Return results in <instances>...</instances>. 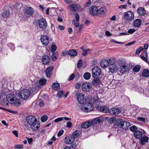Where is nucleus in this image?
Returning a JSON list of instances; mask_svg holds the SVG:
<instances>
[{
  "mask_svg": "<svg viewBox=\"0 0 149 149\" xmlns=\"http://www.w3.org/2000/svg\"><path fill=\"white\" fill-rule=\"evenodd\" d=\"M26 123H24V126L25 129H29L30 127L32 131H36L40 126L36 118L33 116H29L26 118Z\"/></svg>",
  "mask_w": 149,
  "mask_h": 149,
  "instance_id": "obj_1",
  "label": "nucleus"
},
{
  "mask_svg": "<svg viewBox=\"0 0 149 149\" xmlns=\"http://www.w3.org/2000/svg\"><path fill=\"white\" fill-rule=\"evenodd\" d=\"M7 100L9 103L14 104L16 106H19L20 103L19 100L15 96H14L12 93H9L6 96Z\"/></svg>",
  "mask_w": 149,
  "mask_h": 149,
  "instance_id": "obj_2",
  "label": "nucleus"
},
{
  "mask_svg": "<svg viewBox=\"0 0 149 149\" xmlns=\"http://www.w3.org/2000/svg\"><path fill=\"white\" fill-rule=\"evenodd\" d=\"M101 73V69L98 66L94 67L92 71V76L94 78L98 77L100 76Z\"/></svg>",
  "mask_w": 149,
  "mask_h": 149,
  "instance_id": "obj_3",
  "label": "nucleus"
},
{
  "mask_svg": "<svg viewBox=\"0 0 149 149\" xmlns=\"http://www.w3.org/2000/svg\"><path fill=\"white\" fill-rule=\"evenodd\" d=\"M118 121L120 123V127L123 130H126L128 129L130 125V123L127 121H123L121 119H118Z\"/></svg>",
  "mask_w": 149,
  "mask_h": 149,
  "instance_id": "obj_4",
  "label": "nucleus"
},
{
  "mask_svg": "<svg viewBox=\"0 0 149 149\" xmlns=\"http://www.w3.org/2000/svg\"><path fill=\"white\" fill-rule=\"evenodd\" d=\"M68 8L71 10L74 11H81L83 10L79 5L76 3L69 6Z\"/></svg>",
  "mask_w": 149,
  "mask_h": 149,
  "instance_id": "obj_5",
  "label": "nucleus"
},
{
  "mask_svg": "<svg viewBox=\"0 0 149 149\" xmlns=\"http://www.w3.org/2000/svg\"><path fill=\"white\" fill-rule=\"evenodd\" d=\"M30 94V91L28 89H24L20 91L19 95L22 99H26L29 97Z\"/></svg>",
  "mask_w": 149,
  "mask_h": 149,
  "instance_id": "obj_6",
  "label": "nucleus"
},
{
  "mask_svg": "<svg viewBox=\"0 0 149 149\" xmlns=\"http://www.w3.org/2000/svg\"><path fill=\"white\" fill-rule=\"evenodd\" d=\"M124 17L127 21H130L134 19V15L132 12L128 11L125 13Z\"/></svg>",
  "mask_w": 149,
  "mask_h": 149,
  "instance_id": "obj_7",
  "label": "nucleus"
},
{
  "mask_svg": "<svg viewBox=\"0 0 149 149\" xmlns=\"http://www.w3.org/2000/svg\"><path fill=\"white\" fill-rule=\"evenodd\" d=\"M38 23L39 27L42 29H45L47 26L46 20L44 18H41L38 21Z\"/></svg>",
  "mask_w": 149,
  "mask_h": 149,
  "instance_id": "obj_8",
  "label": "nucleus"
},
{
  "mask_svg": "<svg viewBox=\"0 0 149 149\" xmlns=\"http://www.w3.org/2000/svg\"><path fill=\"white\" fill-rule=\"evenodd\" d=\"M76 95L77 96V100L78 102L81 104L85 103L86 99L84 97V95L82 93H77Z\"/></svg>",
  "mask_w": 149,
  "mask_h": 149,
  "instance_id": "obj_9",
  "label": "nucleus"
},
{
  "mask_svg": "<svg viewBox=\"0 0 149 149\" xmlns=\"http://www.w3.org/2000/svg\"><path fill=\"white\" fill-rule=\"evenodd\" d=\"M121 111V109L118 108L113 107L109 109V113L111 114L116 116L119 114Z\"/></svg>",
  "mask_w": 149,
  "mask_h": 149,
  "instance_id": "obj_10",
  "label": "nucleus"
},
{
  "mask_svg": "<svg viewBox=\"0 0 149 149\" xmlns=\"http://www.w3.org/2000/svg\"><path fill=\"white\" fill-rule=\"evenodd\" d=\"M41 42L43 45L47 46L49 44V40L48 36L46 35H43L40 38Z\"/></svg>",
  "mask_w": 149,
  "mask_h": 149,
  "instance_id": "obj_11",
  "label": "nucleus"
},
{
  "mask_svg": "<svg viewBox=\"0 0 149 149\" xmlns=\"http://www.w3.org/2000/svg\"><path fill=\"white\" fill-rule=\"evenodd\" d=\"M109 72L114 73L116 72L118 69V66L116 64L109 65L108 66Z\"/></svg>",
  "mask_w": 149,
  "mask_h": 149,
  "instance_id": "obj_12",
  "label": "nucleus"
},
{
  "mask_svg": "<svg viewBox=\"0 0 149 149\" xmlns=\"http://www.w3.org/2000/svg\"><path fill=\"white\" fill-rule=\"evenodd\" d=\"M34 11L31 7H27L24 11V14L26 17H29L33 14Z\"/></svg>",
  "mask_w": 149,
  "mask_h": 149,
  "instance_id": "obj_13",
  "label": "nucleus"
},
{
  "mask_svg": "<svg viewBox=\"0 0 149 149\" xmlns=\"http://www.w3.org/2000/svg\"><path fill=\"white\" fill-rule=\"evenodd\" d=\"M91 84L86 82L83 83L82 85V88L83 91H88L91 88Z\"/></svg>",
  "mask_w": 149,
  "mask_h": 149,
  "instance_id": "obj_14",
  "label": "nucleus"
},
{
  "mask_svg": "<svg viewBox=\"0 0 149 149\" xmlns=\"http://www.w3.org/2000/svg\"><path fill=\"white\" fill-rule=\"evenodd\" d=\"M89 11L90 13L93 15L96 16L98 13V8L95 6H93L90 8Z\"/></svg>",
  "mask_w": 149,
  "mask_h": 149,
  "instance_id": "obj_15",
  "label": "nucleus"
},
{
  "mask_svg": "<svg viewBox=\"0 0 149 149\" xmlns=\"http://www.w3.org/2000/svg\"><path fill=\"white\" fill-rule=\"evenodd\" d=\"M74 140V138L73 137V136H66L65 138V143L67 144H71L73 143Z\"/></svg>",
  "mask_w": 149,
  "mask_h": 149,
  "instance_id": "obj_16",
  "label": "nucleus"
},
{
  "mask_svg": "<svg viewBox=\"0 0 149 149\" xmlns=\"http://www.w3.org/2000/svg\"><path fill=\"white\" fill-rule=\"evenodd\" d=\"M53 66H50L48 67L45 71L46 76L48 78H50L52 76V72L53 69Z\"/></svg>",
  "mask_w": 149,
  "mask_h": 149,
  "instance_id": "obj_17",
  "label": "nucleus"
},
{
  "mask_svg": "<svg viewBox=\"0 0 149 149\" xmlns=\"http://www.w3.org/2000/svg\"><path fill=\"white\" fill-rule=\"evenodd\" d=\"M50 58L47 55H44L43 56L42 61L44 65H47L49 63Z\"/></svg>",
  "mask_w": 149,
  "mask_h": 149,
  "instance_id": "obj_18",
  "label": "nucleus"
},
{
  "mask_svg": "<svg viewBox=\"0 0 149 149\" xmlns=\"http://www.w3.org/2000/svg\"><path fill=\"white\" fill-rule=\"evenodd\" d=\"M138 14L140 16H144L146 14L145 9L142 7H139L137 10Z\"/></svg>",
  "mask_w": 149,
  "mask_h": 149,
  "instance_id": "obj_19",
  "label": "nucleus"
},
{
  "mask_svg": "<svg viewBox=\"0 0 149 149\" xmlns=\"http://www.w3.org/2000/svg\"><path fill=\"white\" fill-rule=\"evenodd\" d=\"M95 102V100L92 98L90 102H88L87 107L88 108V109L90 111H92L94 107L93 104H94Z\"/></svg>",
  "mask_w": 149,
  "mask_h": 149,
  "instance_id": "obj_20",
  "label": "nucleus"
},
{
  "mask_svg": "<svg viewBox=\"0 0 149 149\" xmlns=\"http://www.w3.org/2000/svg\"><path fill=\"white\" fill-rule=\"evenodd\" d=\"M98 13L97 15L100 16L105 15L106 14L107 11L106 9L104 8H101L98 10Z\"/></svg>",
  "mask_w": 149,
  "mask_h": 149,
  "instance_id": "obj_21",
  "label": "nucleus"
},
{
  "mask_svg": "<svg viewBox=\"0 0 149 149\" xmlns=\"http://www.w3.org/2000/svg\"><path fill=\"white\" fill-rule=\"evenodd\" d=\"M99 111L104 113H107L109 112V108L105 106H101L99 107Z\"/></svg>",
  "mask_w": 149,
  "mask_h": 149,
  "instance_id": "obj_22",
  "label": "nucleus"
},
{
  "mask_svg": "<svg viewBox=\"0 0 149 149\" xmlns=\"http://www.w3.org/2000/svg\"><path fill=\"white\" fill-rule=\"evenodd\" d=\"M92 124L91 121H86L81 124V127L83 128H87L90 127Z\"/></svg>",
  "mask_w": 149,
  "mask_h": 149,
  "instance_id": "obj_23",
  "label": "nucleus"
},
{
  "mask_svg": "<svg viewBox=\"0 0 149 149\" xmlns=\"http://www.w3.org/2000/svg\"><path fill=\"white\" fill-rule=\"evenodd\" d=\"M139 139L141 140V145H144L145 143L148 142V138L145 135H144L143 136L141 137V139Z\"/></svg>",
  "mask_w": 149,
  "mask_h": 149,
  "instance_id": "obj_24",
  "label": "nucleus"
},
{
  "mask_svg": "<svg viewBox=\"0 0 149 149\" xmlns=\"http://www.w3.org/2000/svg\"><path fill=\"white\" fill-rule=\"evenodd\" d=\"M142 135V133L140 131H137L134 133V136L135 138L138 139H141Z\"/></svg>",
  "mask_w": 149,
  "mask_h": 149,
  "instance_id": "obj_25",
  "label": "nucleus"
},
{
  "mask_svg": "<svg viewBox=\"0 0 149 149\" xmlns=\"http://www.w3.org/2000/svg\"><path fill=\"white\" fill-rule=\"evenodd\" d=\"M141 23V20L140 19H136L134 21V25L136 27H140Z\"/></svg>",
  "mask_w": 149,
  "mask_h": 149,
  "instance_id": "obj_26",
  "label": "nucleus"
},
{
  "mask_svg": "<svg viewBox=\"0 0 149 149\" xmlns=\"http://www.w3.org/2000/svg\"><path fill=\"white\" fill-rule=\"evenodd\" d=\"M100 65L102 68L107 67L109 65L108 61L106 59L102 60L100 63Z\"/></svg>",
  "mask_w": 149,
  "mask_h": 149,
  "instance_id": "obj_27",
  "label": "nucleus"
},
{
  "mask_svg": "<svg viewBox=\"0 0 149 149\" xmlns=\"http://www.w3.org/2000/svg\"><path fill=\"white\" fill-rule=\"evenodd\" d=\"M102 117H98L95 118L91 122L92 123V124L100 123L102 122Z\"/></svg>",
  "mask_w": 149,
  "mask_h": 149,
  "instance_id": "obj_28",
  "label": "nucleus"
},
{
  "mask_svg": "<svg viewBox=\"0 0 149 149\" xmlns=\"http://www.w3.org/2000/svg\"><path fill=\"white\" fill-rule=\"evenodd\" d=\"M120 68L121 69V71L122 73L123 74L126 72H128L130 70L129 67L125 65L120 66Z\"/></svg>",
  "mask_w": 149,
  "mask_h": 149,
  "instance_id": "obj_29",
  "label": "nucleus"
},
{
  "mask_svg": "<svg viewBox=\"0 0 149 149\" xmlns=\"http://www.w3.org/2000/svg\"><path fill=\"white\" fill-rule=\"evenodd\" d=\"M68 54L71 56H75L77 55V52L74 49H71L68 52Z\"/></svg>",
  "mask_w": 149,
  "mask_h": 149,
  "instance_id": "obj_30",
  "label": "nucleus"
},
{
  "mask_svg": "<svg viewBox=\"0 0 149 149\" xmlns=\"http://www.w3.org/2000/svg\"><path fill=\"white\" fill-rule=\"evenodd\" d=\"M52 87L54 90H57L60 88V85L58 83H54L52 84Z\"/></svg>",
  "mask_w": 149,
  "mask_h": 149,
  "instance_id": "obj_31",
  "label": "nucleus"
},
{
  "mask_svg": "<svg viewBox=\"0 0 149 149\" xmlns=\"http://www.w3.org/2000/svg\"><path fill=\"white\" fill-rule=\"evenodd\" d=\"M142 75L144 77H148L149 76V70L148 69L144 70L142 73Z\"/></svg>",
  "mask_w": 149,
  "mask_h": 149,
  "instance_id": "obj_32",
  "label": "nucleus"
},
{
  "mask_svg": "<svg viewBox=\"0 0 149 149\" xmlns=\"http://www.w3.org/2000/svg\"><path fill=\"white\" fill-rule=\"evenodd\" d=\"M81 133V132L79 130H76L74 131L73 133L72 136H73V137L75 138H77L79 136Z\"/></svg>",
  "mask_w": 149,
  "mask_h": 149,
  "instance_id": "obj_33",
  "label": "nucleus"
},
{
  "mask_svg": "<svg viewBox=\"0 0 149 149\" xmlns=\"http://www.w3.org/2000/svg\"><path fill=\"white\" fill-rule=\"evenodd\" d=\"M91 77V74L88 72L85 73L83 75V77L86 80L89 79Z\"/></svg>",
  "mask_w": 149,
  "mask_h": 149,
  "instance_id": "obj_34",
  "label": "nucleus"
},
{
  "mask_svg": "<svg viewBox=\"0 0 149 149\" xmlns=\"http://www.w3.org/2000/svg\"><path fill=\"white\" fill-rule=\"evenodd\" d=\"M58 55V53L57 52L53 53L52 55V59L53 61H55L57 59Z\"/></svg>",
  "mask_w": 149,
  "mask_h": 149,
  "instance_id": "obj_35",
  "label": "nucleus"
},
{
  "mask_svg": "<svg viewBox=\"0 0 149 149\" xmlns=\"http://www.w3.org/2000/svg\"><path fill=\"white\" fill-rule=\"evenodd\" d=\"M141 66L139 65H136L133 68V71L134 72H138L141 69Z\"/></svg>",
  "mask_w": 149,
  "mask_h": 149,
  "instance_id": "obj_36",
  "label": "nucleus"
},
{
  "mask_svg": "<svg viewBox=\"0 0 149 149\" xmlns=\"http://www.w3.org/2000/svg\"><path fill=\"white\" fill-rule=\"evenodd\" d=\"M47 80L44 78L41 79L39 81V84L41 86H43L45 84Z\"/></svg>",
  "mask_w": 149,
  "mask_h": 149,
  "instance_id": "obj_37",
  "label": "nucleus"
},
{
  "mask_svg": "<svg viewBox=\"0 0 149 149\" xmlns=\"http://www.w3.org/2000/svg\"><path fill=\"white\" fill-rule=\"evenodd\" d=\"M108 61L109 65H111L115 64L114 63L116 62V60L114 58H111L109 59Z\"/></svg>",
  "mask_w": 149,
  "mask_h": 149,
  "instance_id": "obj_38",
  "label": "nucleus"
},
{
  "mask_svg": "<svg viewBox=\"0 0 149 149\" xmlns=\"http://www.w3.org/2000/svg\"><path fill=\"white\" fill-rule=\"evenodd\" d=\"M100 81L99 79H94L92 81V84L94 85H97L100 83Z\"/></svg>",
  "mask_w": 149,
  "mask_h": 149,
  "instance_id": "obj_39",
  "label": "nucleus"
},
{
  "mask_svg": "<svg viewBox=\"0 0 149 149\" xmlns=\"http://www.w3.org/2000/svg\"><path fill=\"white\" fill-rule=\"evenodd\" d=\"M118 63L119 65L123 66L125 65V60L122 59H119L118 61Z\"/></svg>",
  "mask_w": 149,
  "mask_h": 149,
  "instance_id": "obj_40",
  "label": "nucleus"
},
{
  "mask_svg": "<svg viewBox=\"0 0 149 149\" xmlns=\"http://www.w3.org/2000/svg\"><path fill=\"white\" fill-rule=\"evenodd\" d=\"M116 120L115 117H111L108 119V121L110 124H112Z\"/></svg>",
  "mask_w": 149,
  "mask_h": 149,
  "instance_id": "obj_41",
  "label": "nucleus"
},
{
  "mask_svg": "<svg viewBox=\"0 0 149 149\" xmlns=\"http://www.w3.org/2000/svg\"><path fill=\"white\" fill-rule=\"evenodd\" d=\"M56 46L54 44L51 45V51L52 53L54 52L56 50Z\"/></svg>",
  "mask_w": 149,
  "mask_h": 149,
  "instance_id": "obj_42",
  "label": "nucleus"
},
{
  "mask_svg": "<svg viewBox=\"0 0 149 149\" xmlns=\"http://www.w3.org/2000/svg\"><path fill=\"white\" fill-rule=\"evenodd\" d=\"M90 51L91 50L89 49H85V50H84L83 53L81 54L83 56H85L88 54L90 53Z\"/></svg>",
  "mask_w": 149,
  "mask_h": 149,
  "instance_id": "obj_43",
  "label": "nucleus"
},
{
  "mask_svg": "<svg viewBox=\"0 0 149 149\" xmlns=\"http://www.w3.org/2000/svg\"><path fill=\"white\" fill-rule=\"evenodd\" d=\"M48 118V116L47 115H44L41 118V121L42 122H45L47 120Z\"/></svg>",
  "mask_w": 149,
  "mask_h": 149,
  "instance_id": "obj_44",
  "label": "nucleus"
},
{
  "mask_svg": "<svg viewBox=\"0 0 149 149\" xmlns=\"http://www.w3.org/2000/svg\"><path fill=\"white\" fill-rule=\"evenodd\" d=\"M2 16L4 17H8L9 16V12L6 11H4L2 14Z\"/></svg>",
  "mask_w": 149,
  "mask_h": 149,
  "instance_id": "obj_45",
  "label": "nucleus"
},
{
  "mask_svg": "<svg viewBox=\"0 0 149 149\" xmlns=\"http://www.w3.org/2000/svg\"><path fill=\"white\" fill-rule=\"evenodd\" d=\"M130 130L131 131L135 132L137 131V127L136 126L133 125L130 128Z\"/></svg>",
  "mask_w": 149,
  "mask_h": 149,
  "instance_id": "obj_46",
  "label": "nucleus"
},
{
  "mask_svg": "<svg viewBox=\"0 0 149 149\" xmlns=\"http://www.w3.org/2000/svg\"><path fill=\"white\" fill-rule=\"evenodd\" d=\"M82 61L80 59L78 61L77 63V68H80L82 67Z\"/></svg>",
  "mask_w": 149,
  "mask_h": 149,
  "instance_id": "obj_47",
  "label": "nucleus"
},
{
  "mask_svg": "<svg viewBox=\"0 0 149 149\" xmlns=\"http://www.w3.org/2000/svg\"><path fill=\"white\" fill-rule=\"evenodd\" d=\"M72 24L76 27H78L79 26V22H77V21L76 22L74 20L72 21Z\"/></svg>",
  "mask_w": 149,
  "mask_h": 149,
  "instance_id": "obj_48",
  "label": "nucleus"
},
{
  "mask_svg": "<svg viewBox=\"0 0 149 149\" xmlns=\"http://www.w3.org/2000/svg\"><path fill=\"white\" fill-rule=\"evenodd\" d=\"M63 95V91H58L57 96L59 97H61Z\"/></svg>",
  "mask_w": 149,
  "mask_h": 149,
  "instance_id": "obj_49",
  "label": "nucleus"
},
{
  "mask_svg": "<svg viewBox=\"0 0 149 149\" xmlns=\"http://www.w3.org/2000/svg\"><path fill=\"white\" fill-rule=\"evenodd\" d=\"M75 75L74 74H72L69 77L68 79V81H71L74 78Z\"/></svg>",
  "mask_w": 149,
  "mask_h": 149,
  "instance_id": "obj_50",
  "label": "nucleus"
},
{
  "mask_svg": "<svg viewBox=\"0 0 149 149\" xmlns=\"http://www.w3.org/2000/svg\"><path fill=\"white\" fill-rule=\"evenodd\" d=\"M63 119V118L60 117L58 118L55 119L54 120V122L55 123H58L59 121H61Z\"/></svg>",
  "mask_w": 149,
  "mask_h": 149,
  "instance_id": "obj_51",
  "label": "nucleus"
},
{
  "mask_svg": "<svg viewBox=\"0 0 149 149\" xmlns=\"http://www.w3.org/2000/svg\"><path fill=\"white\" fill-rule=\"evenodd\" d=\"M143 49L142 47H140L138 49H137L136 51V53L137 54H139L141 52Z\"/></svg>",
  "mask_w": 149,
  "mask_h": 149,
  "instance_id": "obj_52",
  "label": "nucleus"
},
{
  "mask_svg": "<svg viewBox=\"0 0 149 149\" xmlns=\"http://www.w3.org/2000/svg\"><path fill=\"white\" fill-rule=\"evenodd\" d=\"M136 31V30L135 29H129L127 33L130 34H132L133 33Z\"/></svg>",
  "mask_w": 149,
  "mask_h": 149,
  "instance_id": "obj_53",
  "label": "nucleus"
},
{
  "mask_svg": "<svg viewBox=\"0 0 149 149\" xmlns=\"http://www.w3.org/2000/svg\"><path fill=\"white\" fill-rule=\"evenodd\" d=\"M127 6V4L119 6L118 8L119 9H126Z\"/></svg>",
  "mask_w": 149,
  "mask_h": 149,
  "instance_id": "obj_54",
  "label": "nucleus"
},
{
  "mask_svg": "<svg viewBox=\"0 0 149 149\" xmlns=\"http://www.w3.org/2000/svg\"><path fill=\"white\" fill-rule=\"evenodd\" d=\"M63 132L64 130H60L57 134L58 136L59 137L62 135L63 134Z\"/></svg>",
  "mask_w": 149,
  "mask_h": 149,
  "instance_id": "obj_55",
  "label": "nucleus"
},
{
  "mask_svg": "<svg viewBox=\"0 0 149 149\" xmlns=\"http://www.w3.org/2000/svg\"><path fill=\"white\" fill-rule=\"evenodd\" d=\"M26 138L27 139L28 142L29 144H31L33 141V139L32 138H29L26 137Z\"/></svg>",
  "mask_w": 149,
  "mask_h": 149,
  "instance_id": "obj_56",
  "label": "nucleus"
},
{
  "mask_svg": "<svg viewBox=\"0 0 149 149\" xmlns=\"http://www.w3.org/2000/svg\"><path fill=\"white\" fill-rule=\"evenodd\" d=\"M23 146L22 145H16L14 146V148H15L21 149L23 148Z\"/></svg>",
  "mask_w": 149,
  "mask_h": 149,
  "instance_id": "obj_57",
  "label": "nucleus"
},
{
  "mask_svg": "<svg viewBox=\"0 0 149 149\" xmlns=\"http://www.w3.org/2000/svg\"><path fill=\"white\" fill-rule=\"evenodd\" d=\"M82 110L83 111L85 112H90V111H89L87 107H84L82 109Z\"/></svg>",
  "mask_w": 149,
  "mask_h": 149,
  "instance_id": "obj_58",
  "label": "nucleus"
},
{
  "mask_svg": "<svg viewBox=\"0 0 149 149\" xmlns=\"http://www.w3.org/2000/svg\"><path fill=\"white\" fill-rule=\"evenodd\" d=\"M138 120L140 121L143 122H145V119L143 117H139L138 118Z\"/></svg>",
  "mask_w": 149,
  "mask_h": 149,
  "instance_id": "obj_59",
  "label": "nucleus"
},
{
  "mask_svg": "<svg viewBox=\"0 0 149 149\" xmlns=\"http://www.w3.org/2000/svg\"><path fill=\"white\" fill-rule=\"evenodd\" d=\"M38 105L40 107H43L44 105V103L42 101H40L38 103Z\"/></svg>",
  "mask_w": 149,
  "mask_h": 149,
  "instance_id": "obj_60",
  "label": "nucleus"
},
{
  "mask_svg": "<svg viewBox=\"0 0 149 149\" xmlns=\"http://www.w3.org/2000/svg\"><path fill=\"white\" fill-rule=\"evenodd\" d=\"M72 126V123L70 122H67L66 126L68 128H70Z\"/></svg>",
  "mask_w": 149,
  "mask_h": 149,
  "instance_id": "obj_61",
  "label": "nucleus"
},
{
  "mask_svg": "<svg viewBox=\"0 0 149 149\" xmlns=\"http://www.w3.org/2000/svg\"><path fill=\"white\" fill-rule=\"evenodd\" d=\"M75 19L76 21L79 22V15L77 13H76L75 14Z\"/></svg>",
  "mask_w": 149,
  "mask_h": 149,
  "instance_id": "obj_62",
  "label": "nucleus"
},
{
  "mask_svg": "<svg viewBox=\"0 0 149 149\" xmlns=\"http://www.w3.org/2000/svg\"><path fill=\"white\" fill-rule=\"evenodd\" d=\"M81 85L80 83H77L75 84V88L77 89H79L81 87Z\"/></svg>",
  "mask_w": 149,
  "mask_h": 149,
  "instance_id": "obj_63",
  "label": "nucleus"
},
{
  "mask_svg": "<svg viewBox=\"0 0 149 149\" xmlns=\"http://www.w3.org/2000/svg\"><path fill=\"white\" fill-rule=\"evenodd\" d=\"M12 133L15 136L17 137L18 136V133L16 131L14 130L12 131Z\"/></svg>",
  "mask_w": 149,
  "mask_h": 149,
  "instance_id": "obj_64",
  "label": "nucleus"
}]
</instances>
